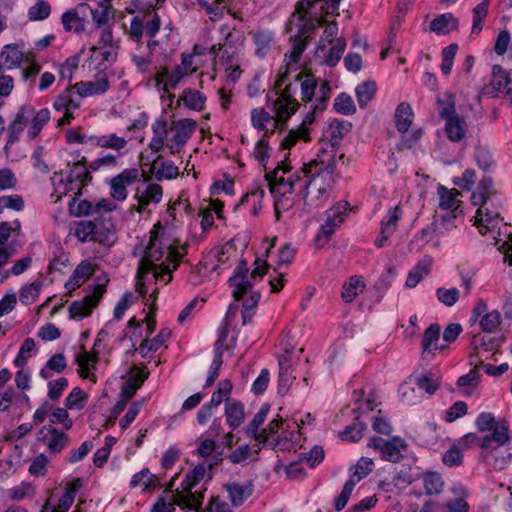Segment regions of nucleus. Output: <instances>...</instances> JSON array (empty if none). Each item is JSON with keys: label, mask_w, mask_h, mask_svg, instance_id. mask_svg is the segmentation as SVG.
<instances>
[{"label": "nucleus", "mask_w": 512, "mask_h": 512, "mask_svg": "<svg viewBox=\"0 0 512 512\" xmlns=\"http://www.w3.org/2000/svg\"><path fill=\"white\" fill-rule=\"evenodd\" d=\"M141 251L143 256L137 271L136 291L143 297L149 291L148 286L154 283V296L158 286H164L171 281L172 272L178 267L182 255L177 251L173 240L162 231L160 224L154 226L149 241L142 246Z\"/></svg>", "instance_id": "1"}, {"label": "nucleus", "mask_w": 512, "mask_h": 512, "mask_svg": "<svg viewBox=\"0 0 512 512\" xmlns=\"http://www.w3.org/2000/svg\"><path fill=\"white\" fill-rule=\"evenodd\" d=\"M471 203L479 206L474 216V225L480 234L488 236L493 244L506 254L504 260L512 265V233L500 216L502 197L493 188L491 179H484L472 193Z\"/></svg>", "instance_id": "2"}, {"label": "nucleus", "mask_w": 512, "mask_h": 512, "mask_svg": "<svg viewBox=\"0 0 512 512\" xmlns=\"http://www.w3.org/2000/svg\"><path fill=\"white\" fill-rule=\"evenodd\" d=\"M302 188L298 187L299 194L304 201V209L312 212L322 207L330 198L334 183L335 160L331 153L322 151L304 165L300 171Z\"/></svg>", "instance_id": "3"}, {"label": "nucleus", "mask_w": 512, "mask_h": 512, "mask_svg": "<svg viewBox=\"0 0 512 512\" xmlns=\"http://www.w3.org/2000/svg\"><path fill=\"white\" fill-rule=\"evenodd\" d=\"M475 425L481 432L492 431V433L483 437L468 433L460 439V444L465 448L478 445L483 459L489 461L493 457V467L496 470L504 469L511 462L512 455L508 453L507 457L499 458L494 453H498L499 448L509 441L508 425L503 420L496 421L491 412L480 413L475 420Z\"/></svg>", "instance_id": "4"}, {"label": "nucleus", "mask_w": 512, "mask_h": 512, "mask_svg": "<svg viewBox=\"0 0 512 512\" xmlns=\"http://www.w3.org/2000/svg\"><path fill=\"white\" fill-rule=\"evenodd\" d=\"M275 96V99H268L273 115L262 107L254 108L250 113L252 127L263 132L265 137L283 129L299 107L298 101L291 94L290 86L280 93H275Z\"/></svg>", "instance_id": "5"}, {"label": "nucleus", "mask_w": 512, "mask_h": 512, "mask_svg": "<svg viewBox=\"0 0 512 512\" xmlns=\"http://www.w3.org/2000/svg\"><path fill=\"white\" fill-rule=\"evenodd\" d=\"M266 179L274 197V210L278 220L283 212L293 207L296 193H299L298 187L302 188L304 182L298 172L291 173L287 161L277 163V166L266 174Z\"/></svg>", "instance_id": "6"}, {"label": "nucleus", "mask_w": 512, "mask_h": 512, "mask_svg": "<svg viewBox=\"0 0 512 512\" xmlns=\"http://www.w3.org/2000/svg\"><path fill=\"white\" fill-rule=\"evenodd\" d=\"M56 175L54 176L55 192L59 194V197L67 195L69 192L74 194L73 198L69 202L70 212L76 217L89 216L95 214L94 205L88 200H78L77 195L80 194L83 187L87 186L92 176L84 163L81 161L75 163L69 174L64 179L60 175L59 181L56 182Z\"/></svg>", "instance_id": "7"}, {"label": "nucleus", "mask_w": 512, "mask_h": 512, "mask_svg": "<svg viewBox=\"0 0 512 512\" xmlns=\"http://www.w3.org/2000/svg\"><path fill=\"white\" fill-rule=\"evenodd\" d=\"M200 54L201 51H199L198 46L195 45L193 53H183L181 55V64L175 66L173 69H168L166 67L160 69L152 77L155 87L159 91L168 93L170 89H174L181 83H184L187 78L197 71L194 58L196 55Z\"/></svg>", "instance_id": "8"}, {"label": "nucleus", "mask_w": 512, "mask_h": 512, "mask_svg": "<svg viewBox=\"0 0 512 512\" xmlns=\"http://www.w3.org/2000/svg\"><path fill=\"white\" fill-rule=\"evenodd\" d=\"M163 194V188L160 184L145 179L135 189L133 198L137 204L132 206L131 209L139 214H151L155 207L161 203Z\"/></svg>", "instance_id": "9"}, {"label": "nucleus", "mask_w": 512, "mask_h": 512, "mask_svg": "<svg viewBox=\"0 0 512 512\" xmlns=\"http://www.w3.org/2000/svg\"><path fill=\"white\" fill-rule=\"evenodd\" d=\"M212 469V464L208 465L201 463L194 467L193 470L188 472L186 476L182 479L180 486L176 487L179 489V492L182 494H186L189 498V501L192 503V506L201 505L203 501V492L193 489L206 478H210V471Z\"/></svg>", "instance_id": "10"}, {"label": "nucleus", "mask_w": 512, "mask_h": 512, "mask_svg": "<svg viewBox=\"0 0 512 512\" xmlns=\"http://www.w3.org/2000/svg\"><path fill=\"white\" fill-rule=\"evenodd\" d=\"M82 100V96H80L76 89H73V85L55 98L53 108L63 114L58 121L59 125H67L76 118V112L81 107Z\"/></svg>", "instance_id": "11"}, {"label": "nucleus", "mask_w": 512, "mask_h": 512, "mask_svg": "<svg viewBox=\"0 0 512 512\" xmlns=\"http://www.w3.org/2000/svg\"><path fill=\"white\" fill-rule=\"evenodd\" d=\"M308 20V17L303 13H296L293 16L292 23L297 21L295 25L298 27V31L294 34V41L292 44V50L285 55V61L287 62V66L291 64H297L300 60L301 54L306 49L307 39L309 38V32L313 31L315 28H309L305 25V22Z\"/></svg>", "instance_id": "12"}, {"label": "nucleus", "mask_w": 512, "mask_h": 512, "mask_svg": "<svg viewBox=\"0 0 512 512\" xmlns=\"http://www.w3.org/2000/svg\"><path fill=\"white\" fill-rule=\"evenodd\" d=\"M197 123L192 119H180L172 123L169 128V137L167 147L172 154L178 153L187 143L194 131Z\"/></svg>", "instance_id": "13"}, {"label": "nucleus", "mask_w": 512, "mask_h": 512, "mask_svg": "<svg viewBox=\"0 0 512 512\" xmlns=\"http://www.w3.org/2000/svg\"><path fill=\"white\" fill-rule=\"evenodd\" d=\"M105 292V285H97L93 291L86 295L83 299L74 301L69 306L70 318L80 321L89 316L92 310L98 305L101 297Z\"/></svg>", "instance_id": "14"}, {"label": "nucleus", "mask_w": 512, "mask_h": 512, "mask_svg": "<svg viewBox=\"0 0 512 512\" xmlns=\"http://www.w3.org/2000/svg\"><path fill=\"white\" fill-rule=\"evenodd\" d=\"M341 0H313L316 9H300L299 1L296 5V13H303L308 17L305 25L309 28H317L325 23L324 15L334 12L339 8Z\"/></svg>", "instance_id": "15"}, {"label": "nucleus", "mask_w": 512, "mask_h": 512, "mask_svg": "<svg viewBox=\"0 0 512 512\" xmlns=\"http://www.w3.org/2000/svg\"><path fill=\"white\" fill-rule=\"evenodd\" d=\"M140 172L136 168L124 169L109 181L110 196L115 201L123 202L128 196L127 187L139 180Z\"/></svg>", "instance_id": "16"}, {"label": "nucleus", "mask_w": 512, "mask_h": 512, "mask_svg": "<svg viewBox=\"0 0 512 512\" xmlns=\"http://www.w3.org/2000/svg\"><path fill=\"white\" fill-rule=\"evenodd\" d=\"M346 204H337L326 212V219L316 234L318 243H326L335 230L344 222L346 217Z\"/></svg>", "instance_id": "17"}, {"label": "nucleus", "mask_w": 512, "mask_h": 512, "mask_svg": "<svg viewBox=\"0 0 512 512\" xmlns=\"http://www.w3.org/2000/svg\"><path fill=\"white\" fill-rule=\"evenodd\" d=\"M81 487V480L75 479L65 487L59 499L50 497L44 504L41 512H67L75 501L76 494Z\"/></svg>", "instance_id": "18"}, {"label": "nucleus", "mask_w": 512, "mask_h": 512, "mask_svg": "<svg viewBox=\"0 0 512 512\" xmlns=\"http://www.w3.org/2000/svg\"><path fill=\"white\" fill-rule=\"evenodd\" d=\"M176 506L185 509V507L192 506V503L186 494L180 493L179 489L175 488V490L165 491L158 497L151 506L150 512H175Z\"/></svg>", "instance_id": "19"}, {"label": "nucleus", "mask_w": 512, "mask_h": 512, "mask_svg": "<svg viewBox=\"0 0 512 512\" xmlns=\"http://www.w3.org/2000/svg\"><path fill=\"white\" fill-rule=\"evenodd\" d=\"M117 54L116 46H92L90 49L89 58L87 59L88 67L90 70L103 73L116 61Z\"/></svg>", "instance_id": "20"}, {"label": "nucleus", "mask_w": 512, "mask_h": 512, "mask_svg": "<svg viewBox=\"0 0 512 512\" xmlns=\"http://www.w3.org/2000/svg\"><path fill=\"white\" fill-rule=\"evenodd\" d=\"M368 446L379 452L384 460L397 462L401 459V451L405 448V442L400 438L385 440L380 437H374L368 443Z\"/></svg>", "instance_id": "21"}, {"label": "nucleus", "mask_w": 512, "mask_h": 512, "mask_svg": "<svg viewBox=\"0 0 512 512\" xmlns=\"http://www.w3.org/2000/svg\"><path fill=\"white\" fill-rule=\"evenodd\" d=\"M244 35L237 30L229 31L223 43L213 45L211 52L215 56H244Z\"/></svg>", "instance_id": "22"}, {"label": "nucleus", "mask_w": 512, "mask_h": 512, "mask_svg": "<svg viewBox=\"0 0 512 512\" xmlns=\"http://www.w3.org/2000/svg\"><path fill=\"white\" fill-rule=\"evenodd\" d=\"M73 89L82 98L101 96L110 89V81L105 73H100L94 80L79 81L73 84Z\"/></svg>", "instance_id": "23"}, {"label": "nucleus", "mask_w": 512, "mask_h": 512, "mask_svg": "<svg viewBox=\"0 0 512 512\" xmlns=\"http://www.w3.org/2000/svg\"><path fill=\"white\" fill-rule=\"evenodd\" d=\"M228 328L225 325L219 330L218 339L214 346V356L209 367L208 377L205 382V387H210L214 384L215 380L219 376V371L223 363V351L225 348V342L228 337Z\"/></svg>", "instance_id": "24"}, {"label": "nucleus", "mask_w": 512, "mask_h": 512, "mask_svg": "<svg viewBox=\"0 0 512 512\" xmlns=\"http://www.w3.org/2000/svg\"><path fill=\"white\" fill-rule=\"evenodd\" d=\"M314 116L312 113H308L302 122L292 129H290L287 134L281 140V148L282 149H290L295 146L298 142L303 141L307 142L310 140V130L309 126L313 123Z\"/></svg>", "instance_id": "25"}, {"label": "nucleus", "mask_w": 512, "mask_h": 512, "mask_svg": "<svg viewBox=\"0 0 512 512\" xmlns=\"http://www.w3.org/2000/svg\"><path fill=\"white\" fill-rule=\"evenodd\" d=\"M250 279L252 278L248 271L242 267H238L233 276L229 278L230 286L233 288V296L236 300H244L249 298L251 293H256L252 289L253 284Z\"/></svg>", "instance_id": "26"}, {"label": "nucleus", "mask_w": 512, "mask_h": 512, "mask_svg": "<svg viewBox=\"0 0 512 512\" xmlns=\"http://www.w3.org/2000/svg\"><path fill=\"white\" fill-rule=\"evenodd\" d=\"M70 234L75 236L82 243L88 241H95L104 244L109 243L108 236L102 238L100 233L97 232L95 223L90 220L75 222L70 229Z\"/></svg>", "instance_id": "27"}, {"label": "nucleus", "mask_w": 512, "mask_h": 512, "mask_svg": "<svg viewBox=\"0 0 512 512\" xmlns=\"http://www.w3.org/2000/svg\"><path fill=\"white\" fill-rule=\"evenodd\" d=\"M0 58L3 69L15 70L23 66L24 61L28 58V52L25 53L19 44H6L2 47Z\"/></svg>", "instance_id": "28"}, {"label": "nucleus", "mask_w": 512, "mask_h": 512, "mask_svg": "<svg viewBox=\"0 0 512 512\" xmlns=\"http://www.w3.org/2000/svg\"><path fill=\"white\" fill-rule=\"evenodd\" d=\"M98 356L96 353L85 350L80 351L76 355V363L78 365V374L81 378L87 379L92 383L97 382L95 371L97 369Z\"/></svg>", "instance_id": "29"}, {"label": "nucleus", "mask_w": 512, "mask_h": 512, "mask_svg": "<svg viewBox=\"0 0 512 512\" xmlns=\"http://www.w3.org/2000/svg\"><path fill=\"white\" fill-rule=\"evenodd\" d=\"M37 438L45 443L50 452L54 453L61 451L67 444L66 434L50 425L42 427Z\"/></svg>", "instance_id": "30"}, {"label": "nucleus", "mask_w": 512, "mask_h": 512, "mask_svg": "<svg viewBox=\"0 0 512 512\" xmlns=\"http://www.w3.org/2000/svg\"><path fill=\"white\" fill-rule=\"evenodd\" d=\"M254 44V54L265 58L275 45L274 34L268 29H257L250 33Z\"/></svg>", "instance_id": "31"}, {"label": "nucleus", "mask_w": 512, "mask_h": 512, "mask_svg": "<svg viewBox=\"0 0 512 512\" xmlns=\"http://www.w3.org/2000/svg\"><path fill=\"white\" fill-rule=\"evenodd\" d=\"M206 100V96L199 90L193 88H185L178 99L175 101V104L177 107L183 104L184 107L189 110L200 112L204 110Z\"/></svg>", "instance_id": "32"}, {"label": "nucleus", "mask_w": 512, "mask_h": 512, "mask_svg": "<svg viewBox=\"0 0 512 512\" xmlns=\"http://www.w3.org/2000/svg\"><path fill=\"white\" fill-rule=\"evenodd\" d=\"M456 214L445 213L437 216L433 222H431L436 233V240L434 241V248L440 249L442 242L441 239L448 235L453 229L456 228Z\"/></svg>", "instance_id": "33"}, {"label": "nucleus", "mask_w": 512, "mask_h": 512, "mask_svg": "<svg viewBox=\"0 0 512 512\" xmlns=\"http://www.w3.org/2000/svg\"><path fill=\"white\" fill-rule=\"evenodd\" d=\"M34 113V109L31 106H22L14 120L8 127L9 141L14 142L19 139L20 134L27 127L30 117Z\"/></svg>", "instance_id": "34"}, {"label": "nucleus", "mask_w": 512, "mask_h": 512, "mask_svg": "<svg viewBox=\"0 0 512 512\" xmlns=\"http://www.w3.org/2000/svg\"><path fill=\"white\" fill-rule=\"evenodd\" d=\"M224 414L226 423L231 429L240 427L245 420V409L242 402L236 399L225 402Z\"/></svg>", "instance_id": "35"}, {"label": "nucleus", "mask_w": 512, "mask_h": 512, "mask_svg": "<svg viewBox=\"0 0 512 512\" xmlns=\"http://www.w3.org/2000/svg\"><path fill=\"white\" fill-rule=\"evenodd\" d=\"M221 65L225 70L227 81L235 83L243 72L244 56H218Z\"/></svg>", "instance_id": "36"}, {"label": "nucleus", "mask_w": 512, "mask_h": 512, "mask_svg": "<svg viewBox=\"0 0 512 512\" xmlns=\"http://www.w3.org/2000/svg\"><path fill=\"white\" fill-rule=\"evenodd\" d=\"M93 25L101 28L115 17V9L111 3L96 1L95 7L90 8Z\"/></svg>", "instance_id": "37"}, {"label": "nucleus", "mask_w": 512, "mask_h": 512, "mask_svg": "<svg viewBox=\"0 0 512 512\" xmlns=\"http://www.w3.org/2000/svg\"><path fill=\"white\" fill-rule=\"evenodd\" d=\"M159 485L157 476L148 468H143L135 473L129 483L130 488H140L143 492L152 491Z\"/></svg>", "instance_id": "38"}, {"label": "nucleus", "mask_w": 512, "mask_h": 512, "mask_svg": "<svg viewBox=\"0 0 512 512\" xmlns=\"http://www.w3.org/2000/svg\"><path fill=\"white\" fill-rule=\"evenodd\" d=\"M94 272L93 264L88 260H83L74 269L65 286L69 289L80 287Z\"/></svg>", "instance_id": "39"}, {"label": "nucleus", "mask_w": 512, "mask_h": 512, "mask_svg": "<svg viewBox=\"0 0 512 512\" xmlns=\"http://www.w3.org/2000/svg\"><path fill=\"white\" fill-rule=\"evenodd\" d=\"M433 264L432 257L426 256L420 260L415 267L409 272L406 279V287L414 288L420 281L429 274Z\"/></svg>", "instance_id": "40"}, {"label": "nucleus", "mask_w": 512, "mask_h": 512, "mask_svg": "<svg viewBox=\"0 0 512 512\" xmlns=\"http://www.w3.org/2000/svg\"><path fill=\"white\" fill-rule=\"evenodd\" d=\"M330 48L317 54L318 57L323 59V62L330 67L336 66L342 58L346 49V41L344 38H337L334 43L330 44Z\"/></svg>", "instance_id": "41"}, {"label": "nucleus", "mask_w": 512, "mask_h": 512, "mask_svg": "<svg viewBox=\"0 0 512 512\" xmlns=\"http://www.w3.org/2000/svg\"><path fill=\"white\" fill-rule=\"evenodd\" d=\"M67 367L66 357L62 353H56L51 356L46 364L40 369L39 376L42 379L49 380L54 373H61Z\"/></svg>", "instance_id": "42"}, {"label": "nucleus", "mask_w": 512, "mask_h": 512, "mask_svg": "<svg viewBox=\"0 0 512 512\" xmlns=\"http://www.w3.org/2000/svg\"><path fill=\"white\" fill-rule=\"evenodd\" d=\"M128 140L125 137L118 136L116 133L98 135L96 146L117 151L120 155L126 151Z\"/></svg>", "instance_id": "43"}, {"label": "nucleus", "mask_w": 512, "mask_h": 512, "mask_svg": "<svg viewBox=\"0 0 512 512\" xmlns=\"http://www.w3.org/2000/svg\"><path fill=\"white\" fill-rule=\"evenodd\" d=\"M229 498L234 506H240L243 502L251 496L252 485L250 483L240 484L231 482L225 485Z\"/></svg>", "instance_id": "44"}, {"label": "nucleus", "mask_w": 512, "mask_h": 512, "mask_svg": "<svg viewBox=\"0 0 512 512\" xmlns=\"http://www.w3.org/2000/svg\"><path fill=\"white\" fill-rule=\"evenodd\" d=\"M458 26V20L452 13H444L437 16L430 23V30L438 35L448 34Z\"/></svg>", "instance_id": "45"}, {"label": "nucleus", "mask_w": 512, "mask_h": 512, "mask_svg": "<svg viewBox=\"0 0 512 512\" xmlns=\"http://www.w3.org/2000/svg\"><path fill=\"white\" fill-rule=\"evenodd\" d=\"M300 438L301 435L298 429H293L291 431L284 430L276 438H273L271 443L274 448L290 451L297 447L300 442Z\"/></svg>", "instance_id": "46"}, {"label": "nucleus", "mask_w": 512, "mask_h": 512, "mask_svg": "<svg viewBox=\"0 0 512 512\" xmlns=\"http://www.w3.org/2000/svg\"><path fill=\"white\" fill-rule=\"evenodd\" d=\"M374 463L370 458L362 457L349 470L348 482L356 486L362 479L367 477L373 470Z\"/></svg>", "instance_id": "47"}, {"label": "nucleus", "mask_w": 512, "mask_h": 512, "mask_svg": "<svg viewBox=\"0 0 512 512\" xmlns=\"http://www.w3.org/2000/svg\"><path fill=\"white\" fill-rule=\"evenodd\" d=\"M437 194L439 196V207L444 210H449L448 213H455L460 203L458 199L459 193L455 189H448L440 185L437 188Z\"/></svg>", "instance_id": "48"}, {"label": "nucleus", "mask_w": 512, "mask_h": 512, "mask_svg": "<svg viewBox=\"0 0 512 512\" xmlns=\"http://www.w3.org/2000/svg\"><path fill=\"white\" fill-rule=\"evenodd\" d=\"M491 0H481L472 10L471 35H479L483 30L484 22L487 18Z\"/></svg>", "instance_id": "49"}, {"label": "nucleus", "mask_w": 512, "mask_h": 512, "mask_svg": "<svg viewBox=\"0 0 512 512\" xmlns=\"http://www.w3.org/2000/svg\"><path fill=\"white\" fill-rule=\"evenodd\" d=\"M413 111L411 106L406 103H400L395 111V125L399 132L405 133L410 128L413 121Z\"/></svg>", "instance_id": "50"}, {"label": "nucleus", "mask_w": 512, "mask_h": 512, "mask_svg": "<svg viewBox=\"0 0 512 512\" xmlns=\"http://www.w3.org/2000/svg\"><path fill=\"white\" fill-rule=\"evenodd\" d=\"M364 288L365 283L363 278L360 276H352L342 287V299L346 303H351L363 292Z\"/></svg>", "instance_id": "51"}, {"label": "nucleus", "mask_w": 512, "mask_h": 512, "mask_svg": "<svg viewBox=\"0 0 512 512\" xmlns=\"http://www.w3.org/2000/svg\"><path fill=\"white\" fill-rule=\"evenodd\" d=\"M452 493L455 498L447 502L448 512H469V505L466 501L467 490L463 486L457 485L452 488Z\"/></svg>", "instance_id": "52"}, {"label": "nucleus", "mask_w": 512, "mask_h": 512, "mask_svg": "<svg viewBox=\"0 0 512 512\" xmlns=\"http://www.w3.org/2000/svg\"><path fill=\"white\" fill-rule=\"evenodd\" d=\"M35 495V487L29 482H21L5 491L7 499L12 501H23L31 499Z\"/></svg>", "instance_id": "53"}, {"label": "nucleus", "mask_w": 512, "mask_h": 512, "mask_svg": "<svg viewBox=\"0 0 512 512\" xmlns=\"http://www.w3.org/2000/svg\"><path fill=\"white\" fill-rule=\"evenodd\" d=\"M198 5L205 11L213 22L219 21L225 14L226 0H196Z\"/></svg>", "instance_id": "54"}, {"label": "nucleus", "mask_w": 512, "mask_h": 512, "mask_svg": "<svg viewBox=\"0 0 512 512\" xmlns=\"http://www.w3.org/2000/svg\"><path fill=\"white\" fill-rule=\"evenodd\" d=\"M271 147L265 136L260 138L254 145L252 152L253 158L265 169L266 174L271 172L273 169L268 170V161L271 156Z\"/></svg>", "instance_id": "55"}, {"label": "nucleus", "mask_w": 512, "mask_h": 512, "mask_svg": "<svg viewBox=\"0 0 512 512\" xmlns=\"http://www.w3.org/2000/svg\"><path fill=\"white\" fill-rule=\"evenodd\" d=\"M411 381L419 391H425L428 395H432L440 386V378L436 375H411Z\"/></svg>", "instance_id": "56"}, {"label": "nucleus", "mask_w": 512, "mask_h": 512, "mask_svg": "<svg viewBox=\"0 0 512 512\" xmlns=\"http://www.w3.org/2000/svg\"><path fill=\"white\" fill-rule=\"evenodd\" d=\"M170 336L169 331L162 330L156 337L153 339H146L144 340L139 348L138 351L140 355L143 358H148L150 355L157 351L166 341V339Z\"/></svg>", "instance_id": "57"}, {"label": "nucleus", "mask_w": 512, "mask_h": 512, "mask_svg": "<svg viewBox=\"0 0 512 512\" xmlns=\"http://www.w3.org/2000/svg\"><path fill=\"white\" fill-rule=\"evenodd\" d=\"M377 91V85L374 81H365L355 88L357 102L360 108H366L373 99Z\"/></svg>", "instance_id": "58"}, {"label": "nucleus", "mask_w": 512, "mask_h": 512, "mask_svg": "<svg viewBox=\"0 0 512 512\" xmlns=\"http://www.w3.org/2000/svg\"><path fill=\"white\" fill-rule=\"evenodd\" d=\"M32 115L33 118L27 131V136L30 140L35 139L43 127L49 122L50 111L47 108H43Z\"/></svg>", "instance_id": "59"}, {"label": "nucleus", "mask_w": 512, "mask_h": 512, "mask_svg": "<svg viewBox=\"0 0 512 512\" xmlns=\"http://www.w3.org/2000/svg\"><path fill=\"white\" fill-rule=\"evenodd\" d=\"M447 137L454 142L462 140L466 133V123L460 117H450L445 124Z\"/></svg>", "instance_id": "60"}, {"label": "nucleus", "mask_w": 512, "mask_h": 512, "mask_svg": "<svg viewBox=\"0 0 512 512\" xmlns=\"http://www.w3.org/2000/svg\"><path fill=\"white\" fill-rule=\"evenodd\" d=\"M399 394L401 401L408 405H414L421 400L420 391L414 384V381H411V376L400 385Z\"/></svg>", "instance_id": "61"}, {"label": "nucleus", "mask_w": 512, "mask_h": 512, "mask_svg": "<svg viewBox=\"0 0 512 512\" xmlns=\"http://www.w3.org/2000/svg\"><path fill=\"white\" fill-rule=\"evenodd\" d=\"M87 402V393L79 387H74L65 398L64 406L69 410H82Z\"/></svg>", "instance_id": "62"}, {"label": "nucleus", "mask_w": 512, "mask_h": 512, "mask_svg": "<svg viewBox=\"0 0 512 512\" xmlns=\"http://www.w3.org/2000/svg\"><path fill=\"white\" fill-rule=\"evenodd\" d=\"M61 20L66 31H74L76 33L84 31V20L79 16L76 9H70L64 12Z\"/></svg>", "instance_id": "63"}, {"label": "nucleus", "mask_w": 512, "mask_h": 512, "mask_svg": "<svg viewBox=\"0 0 512 512\" xmlns=\"http://www.w3.org/2000/svg\"><path fill=\"white\" fill-rule=\"evenodd\" d=\"M402 215V210L398 205L388 209L386 215L381 221L380 228L382 232L386 234H393L397 229L398 222Z\"/></svg>", "instance_id": "64"}]
</instances>
